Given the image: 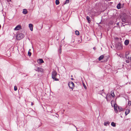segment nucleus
Wrapping results in <instances>:
<instances>
[{"mask_svg":"<svg viewBox=\"0 0 131 131\" xmlns=\"http://www.w3.org/2000/svg\"><path fill=\"white\" fill-rule=\"evenodd\" d=\"M75 34L77 35H79V32L77 30H76L75 31Z\"/></svg>","mask_w":131,"mask_h":131,"instance_id":"b1692460","label":"nucleus"},{"mask_svg":"<svg viewBox=\"0 0 131 131\" xmlns=\"http://www.w3.org/2000/svg\"><path fill=\"white\" fill-rule=\"evenodd\" d=\"M36 71H38V72H43V69L41 68L36 67L35 69Z\"/></svg>","mask_w":131,"mask_h":131,"instance_id":"39448f33","label":"nucleus"},{"mask_svg":"<svg viewBox=\"0 0 131 131\" xmlns=\"http://www.w3.org/2000/svg\"><path fill=\"white\" fill-rule=\"evenodd\" d=\"M14 90L15 91H16L17 90V87L15 86L14 87Z\"/></svg>","mask_w":131,"mask_h":131,"instance_id":"cd10ccee","label":"nucleus"},{"mask_svg":"<svg viewBox=\"0 0 131 131\" xmlns=\"http://www.w3.org/2000/svg\"><path fill=\"white\" fill-rule=\"evenodd\" d=\"M69 0H66V2H65L64 4H68L69 3Z\"/></svg>","mask_w":131,"mask_h":131,"instance_id":"393cba45","label":"nucleus"},{"mask_svg":"<svg viewBox=\"0 0 131 131\" xmlns=\"http://www.w3.org/2000/svg\"><path fill=\"white\" fill-rule=\"evenodd\" d=\"M125 57L126 59H129V57L128 56H125Z\"/></svg>","mask_w":131,"mask_h":131,"instance_id":"c756f323","label":"nucleus"},{"mask_svg":"<svg viewBox=\"0 0 131 131\" xmlns=\"http://www.w3.org/2000/svg\"><path fill=\"white\" fill-rule=\"evenodd\" d=\"M84 86L85 88H85H86V87L85 85H84Z\"/></svg>","mask_w":131,"mask_h":131,"instance_id":"e433bc0d","label":"nucleus"},{"mask_svg":"<svg viewBox=\"0 0 131 131\" xmlns=\"http://www.w3.org/2000/svg\"><path fill=\"white\" fill-rule=\"evenodd\" d=\"M74 127L76 128V129H77V128L76 127V126H75L74 125Z\"/></svg>","mask_w":131,"mask_h":131,"instance_id":"f704fd0d","label":"nucleus"},{"mask_svg":"<svg viewBox=\"0 0 131 131\" xmlns=\"http://www.w3.org/2000/svg\"><path fill=\"white\" fill-rule=\"evenodd\" d=\"M56 5H58L59 4V0H56Z\"/></svg>","mask_w":131,"mask_h":131,"instance_id":"5701e85b","label":"nucleus"},{"mask_svg":"<svg viewBox=\"0 0 131 131\" xmlns=\"http://www.w3.org/2000/svg\"><path fill=\"white\" fill-rule=\"evenodd\" d=\"M104 90H103L101 92L103 91Z\"/></svg>","mask_w":131,"mask_h":131,"instance_id":"79ce46f5","label":"nucleus"},{"mask_svg":"<svg viewBox=\"0 0 131 131\" xmlns=\"http://www.w3.org/2000/svg\"><path fill=\"white\" fill-rule=\"evenodd\" d=\"M110 95L113 98H114L115 97V95L113 90L112 91H111Z\"/></svg>","mask_w":131,"mask_h":131,"instance_id":"9b49d317","label":"nucleus"},{"mask_svg":"<svg viewBox=\"0 0 131 131\" xmlns=\"http://www.w3.org/2000/svg\"><path fill=\"white\" fill-rule=\"evenodd\" d=\"M33 105V103H32V102H31V105Z\"/></svg>","mask_w":131,"mask_h":131,"instance_id":"58836bf2","label":"nucleus"},{"mask_svg":"<svg viewBox=\"0 0 131 131\" xmlns=\"http://www.w3.org/2000/svg\"><path fill=\"white\" fill-rule=\"evenodd\" d=\"M37 62L38 63H42L44 62V61H43V59H40L38 60L37 61Z\"/></svg>","mask_w":131,"mask_h":131,"instance_id":"1a4fd4ad","label":"nucleus"},{"mask_svg":"<svg viewBox=\"0 0 131 131\" xmlns=\"http://www.w3.org/2000/svg\"><path fill=\"white\" fill-rule=\"evenodd\" d=\"M24 37V35L21 34L17 35L16 37L17 39L18 40H20Z\"/></svg>","mask_w":131,"mask_h":131,"instance_id":"20e7f679","label":"nucleus"},{"mask_svg":"<svg viewBox=\"0 0 131 131\" xmlns=\"http://www.w3.org/2000/svg\"><path fill=\"white\" fill-rule=\"evenodd\" d=\"M104 57V56L103 55H101L100 56L99 58V61L101 60H102Z\"/></svg>","mask_w":131,"mask_h":131,"instance_id":"dca6fc26","label":"nucleus"},{"mask_svg":"<svg viewBox=\"0 0 131 131\" xmlns=\"http://www.w3.org/2000/svg\"><path fill=\"white\" fill-rule=\"evenodd\" d=\"M7 0L8 3L9 2H11V0Z\"/></svg>","mask_w":131,"mask_h":131,"instance_id":"2f4dec72","label":"nucleus"},{"mask_svg":"<svg viewBox=\"0 0 131 131\" xmlns=\"http://www.w3.org/2000/svg\"><path fill=\"white\" fill-rule=\"evenodd\" d=\"M68 85L70 89H71L73 90V88L74 86V84L72 82H69L68 83Z\"/></svg>","mask_w":131,"mask_h":131,"instance_id":"7ed1b4c3","label":"nucleus"},{"mask_svg":"<svg viewBox=\"0 0 131 131\" xmlns=\"http://www.w3.org/2000/svg\"><path fill=\"white\" fill-rule=\"evenodd\" d=\"M117 8L118 9H120L121 8V4L120 3L118 4L117 6Z\"/></svg>","mask_w":131,"mask_h":131,"instance_id":"f3484780","label":"nucleus"},{"mask_svg":"<svg viewBox=\"0 0 131 131\" xmlns=\"http://www.w3.org/2000/svg\"><path fill=\"white\" fill-rule=\"evenodd\" d=\"M117 108L119 112L122 111V108L121 107L118 106Z\"/></svg>","mask_w":131,"mask_h":131,"instance_id":"2eb2a0df","label":"nucleus"},{"mask_svg":"<svg viewBox=\"0 0 131 131\" xmlns=\"http://www.w3.org/2000/svg\"><path fill=\"white\" fill-rule=\"evenodd\" d=\"M57 73L56 71H53L51 73L52 78L55 81H58L59 79L56 78L57 75Z\"/></svg>","mask_w":131,"mask_h":131,"instance_id":"f257e3e1","label":"nucleus"},{"mask_svg":"<svg viewBox=\"0 0 131 131\" xmlns=\"http://www.w3.org/2000/svg\"><path fill=\"white\" fill-rule=\"evenodd\" d=\"M118 37H115V40H118Z\"/></svg>","mask_w":131,"mask_h":131,"instance_id":"473e14b6","label":"nucleus"},{"mask_svg":"<svg viewBox=\"0 0 131 131\" xmlns=\"http://www.w3.org/2000/svg\"><path fill=\"white\" fill-rule=\"evenodd\" d=\"M86 18L87 20L88 21V22L89 23H90V18L88 16H87L86 17Z\"/></svg>","mask_w":131,"mask_h":131,"instance_id":"412c9836","label":"nucleus"},{"mask_svg":"<svg viewBox=\"0 0 131 131\" xmlns=\"http://www.w3.org/2000/svg\"><path fill=\"white\" fill-rule=\"evenodd\" d=\"M110 122H106L104 123V125L105 126H107L110 124Z\"/></svg>","mask_w":131,"mask_h":131,"instance_id":"6ab92c4d","label":"nucleus"},{"mask_svg":"<svg viewBox=\"0 0 131 131\" xmlns=\"http://www.w3.org/2000/svg\"><path fill=\"white\" fill-rule=\"evenodd\" d=\"M126 62L127 63H129V61L128 60H126Z\"/></svg>","mask_w":131,"mask_h":131,"instance_id":"7c9ffc66","label":"nucleus"},{"mask_svg":"<svg viewBox=\"0 0 131 131\" xmlns=\"http://www.w3.org/2000/svg\"><path fill=\"white\" fill-rule=\"evenodd\" d=\"M128 105L129 106L131 105V101H128Z\"/></svg>","mask_w":131,"mask_h":131,"instance_id":"bb28decb","label":"nucleus"},{"mask_svg":"<svg viewBox=\"0 0 131 131\" xmlns=\"http://www.w3.org/2000/svg\"><path fill=\"white\" fill-rule=\"evenodd\" d=\"M122 21L123 22L126 23V19L125 18H122Z\"/></svg>","mask_w":131,"mask_h":131,"instance_id":"a211bd4d","label":"nucleus"},{"mask_svg":"<svg viewBox=\"0 0 131 131\" xmlns=\"http://www.w3.org/2000/svg\"><path fill=\"white\" fill-rule=\"evenodd\" d=\"M129 54V53L128 52H126L125 53V56H128Z\"/></svg>","mask_w":131,"mask_h":131,"instance_id":"c85d7f7f","label":"nucleus"},{"mask_svg":"<svg viewBox=\"0 0 131 131\" xmlns=\"http://www.w3.org/2000/svg\"><path fill=\"white\" fill-rule=\"evenodd\" d=\"M114 108L115 112L116 113H117V105L116 104H114Z\"/></svg>","mask_w":131,"mask_h":131,"instance_id":"6e6552de","label":"nucleus"},{"mask_svg":"<svg viewBox=\"0 0 131 131\" xmlns=\"http://www.w3.org/2000/svg\"><path fill=\"white\" fill-rule=\"evenodd\" d=\"M33 25L31 24H29V26L30 28V30L31 31H32L33 30Z\"/></svg>","mask_w":131,"mask_h":131,"instance_id":"9d476101","label":"nucleus"},{"mask_svg":"<svg viewBox=\"0 0 131 131\" xmlns=\"http://www.w3.org/2000/svg\"><path fill=\"white\" fill-rule=\"evenodd\" d=\"M31 55V52L29 51L28 52V55L29 56H30Z\"/></svg>","mask_w":131,"mask_h":131,"instance_id":"a878e982","label":"nucleus"},{"mask_svg":"<svg viewBox=\"0 0 131 131\" xmlns=\"http://www.w3.org/2000/svg\"><path fill=\"white\" fill-rule=\"evenodd\" d=\"M129 59L131 61V57H129Z\"/></svg>","mask_w":131,"mask_h":131,"instance_id":"c9c22d12","label":"nucleus"},{"mask_svg":"<svg viewBox=\"0 0 131 131\" xmlns=\"http://www.w3.org/2000/svg\"><path fill=\"white\" fill-rule=\"evenodd\" d=\"M71 80H74V79H73V78H71Z\"/></svg>","mask_w":131,"mask_h":131,"instance_id":"ea45409f","label":"nucleus"},{"mask_svg":"<svg viewBox=\"0 0 131 131\" xmlns=\"http://www.w3.org/2000/svg\"><path fill=\"white\" fill-rule=\"evenodd\" d=\"M129 110L128 109H127L126 110V112H125V114H126V115H127L129 113Z\"/></svg>","mask_w":131,"mask_h":131,"instance_id":"ddd939ff","label":"nucleus"},{"mask_svg":"<svg viewBox=\"0 0 131 131\" xmlns=\"http://www.w3.org/2000/svg\"><path fill=\"white\" fill-rule=\"evenodd\" d=\"M1 28V25L0 24V29Z\"/></svg>","mask_w":131,"mask_h":131,"instance_id":"37998d69","label":"nucleus"},{"mask_svg":"<svg viewBox=\"0 0 131 131\" xmlns=\"http://www.w3.org/2000/svg\"><path fill=\"white\" fill-rule=\"evenodd\" d=\"M115 47L116 49L118 50H122L123 49V46L121 44H116L115 46Z\"/></svg>","mask_w":131,"mask_h":131,"instance_id":"f03ea898","label":"nucleus"},{"mask_svg":"<svg viewBox=\"0 0 131 131\" xmlns=\"http://www.w3.org/2000/svg\"><path fill=\"white\" fill-rule=\"evenodd\" d=\"M72 76H72V75H71V77H72Z\"/></svg>","mask_w":131,"mask_h":131,"instance_id":"a18cd8bd","label":"nucleus"},{"mask_svg":"<svg viewBox=\"0 0 131 131\" xmlns=\"http://www.w3.org/2000/svg\"><path fill=\"white\" fill-rule=\"evenodd\" d=\"M117 25H119V23H117Z\"/></svg>","mask_w":131,"mask_h":131,"instance_id":"4c0bfd02","label":"nucleus"},{"mask_svg":"<svg viewBox=\"0 0 131 131\" xmlns=\"http://www.w3.org/2000/svg\"><path fill=\"white\" fill-rule=\"evenodd\" d=\"M101 94H102H102H105V93H102V92H101Z\"/></svg>","mask_w":131,"mask_h":131,"instance_id":"a19ab883","label":"nucleus"},{"mask_svg":"<svg viewBox=\"0 0 131 131\" xmlns=\"http://www.w3.org/2000/svg\"><path fill=\"white\" fill-rule=\"evenodd\" d=\"M61 46H60V48L58 50V52L60 54L61 52Z\"/></svg>","mask_w":131,"mask_h":131,"instance_id":"aec40b11","label":"nucleus"},{"mask_svg":"<svg viewBox=\"0 0 131 131\" xmlns=\"http://www.w3.org/2000/svg\"><path fill=\"white\" fill-rule=\"evenodd\" d=\"M129 42L128 40H126L124 42V43L126 45H127L128 44Z\"/></svg>","mask_w":131,"mask_h":131,"instance_id":"4468645a","label":"nucleus"},{"mask_svg":"<svg viewBox=\"0 0 131 131\" xmlns=\"http://www.w3.org/2000/svg\"><path fill=\"white\" fill-rule=\"evenodd\" d=\"M21 26L20 25H18L16 26L15 29H14L15 30H18L21 28Z\"/></svg>","mask_w":131,"mask_h":131,"instance_id":"0eeeda50","label":"nucleus"},{"mask_svg":"<svg viewBox=\"0 0 131 131\" xmlns=\"http://www.w3.org/2000/svg\"><path fill=\"white\" fill-rule=\"evenodd\" d=\"M111 125L113 127H115L116 126V124L113 122H112L111 123Z\"/></svg>","mask_w":131,"mask_h":131,"instance_id":"4be33fe9","label":"nucleus"},{"mask_svg":"<svg viewBox=\"0 0 131 131\" xmlns=\"http://www.w3.org/2000/svg\"><path fill=\"white\" fill-rule=\"evenodd\" d=\"M111 95L110 94H107L106 96L105 97V98L107 101H108L111 100Z\"/></svg>","mask_w":131,"mask_h":131,"instance_id":"423d86ee","label":"nucleus"},{"mask_svg":"<svg viewBox=\"0 0 131 131\" xmlns=\"http://www.w3.org/2000/svg\"><path fill=\"white\" fill-rule=\"evenodd\" d=\"M74 41H73V42H73Z\"/></svg>","mask_w":131,"mask_h":131,"instance_id":"c03bdc74","label":"nucleus"},{"mask_svg":"<svg viewBox=\"0 0 131 131\" xmlns=\"http://www.w3.org/2000/svg\"><path fill=\"white\" fill-rule=\"evenodd\" d=\"M93 49H94V50H95L96 49V48L95 47H94L93 48Z\"/></svg>","mask_w":131,"mask_h":131,"instance_id":"72a5a7b5","label":"nucleus"},{"mask_svg":"<svg viewBox=\"0 0 131 131\" xmlns=\"http://www.w3.org/2000/svg\"><path fill=\"white\" fill-rule=\"evenodd\" d=\"M23 13L24 14H26L27 13V11L26 9H24L23 10Z\"/></svg>","mask_w":131,"mask_h":131,"instance_id":"f8f14e48","label":"nucleus"}]
</instances>
